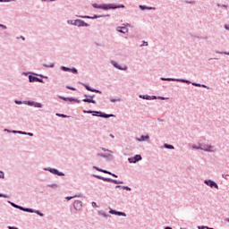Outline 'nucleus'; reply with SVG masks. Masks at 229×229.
<instances>
[{
  "label": "nucleus",
  "mask_w": 229,
  "mask_h": 229,
  "mask_svg": "<svg viewBox=\"0 0 229 229\" xmlns=\"http://www.w3.org/2000/svg\"><path fill=\"white\" fill-rule=\"evenodd\" d=\"M93 8H97L98 10H117L118 8H125L124 4H92Z\"/></svg>",
  "instance_id": "1"
},
{
  "label": "nucleus",
  "mask_w": 229,
  "mask_h": 229,
  "mask_svg": "<svg viewBox=\"0 0 229 229\" xmlns=\"http://www.w3.org/2000/svg\"><path fill=\"white\" fill-rule=\"evenodd\" d=\"M7 203H10L11 206L13 207V208H18V210H21L22 212H29L30 214H37L38 216H39L40 217H44V213L33 209V208H24L22 206L17 205L10 200L7 201Z\"/></svg>",
  "instance_id": "2"
},
{
  "label": "nucleus",
  "mask_w": 229,
  "mask_h": 229,
  "mask_svg": "<svg viewBox=\"0 0 229 229\" xmlns=\"http://www.w3.org/2000/svg\"><path fill=\"white\" fill-rule=\"evenodd\" d=\"M160 80L162 81H178L179 83H187V85H193V87H201L200 83L197 82H191L189 80L185 79H174V78H165V77H161Z\"/></svg>",
  "instance_id": "3"
},
{
  "label": "nucleus",
  "mask_w": 229,
  "mask_h": 229,
  "mask_svg": "<svg viewBox=\"0 0 229 229\" xmlns=\"http://www.w3.org/2000/svg\"><path fill=\"white\" fill-rule=\"evenodd\" d=\"M83 114H91L93 117H103L104 119H110V117H115V114H108L101 111L83 110Z\"/></svg>",
  "instance_id": "4"
},
{
  "label": "nucleus",
  "mask_w": 229,
  "mask_h": 229,
  "mask_svg": "<svg viewBox=\"0 0 229 229\" xmlns=\"http://www.w3.org/2000/svg\"><path fill=\"white\" fill-rule=\"evenodd\" d=\"M67 24H71V26H77L78 28H89L90 26L89 23L85 22L82 20H68Z\"/></svg>",
  "instance_id": "5"
},
{
  "label": "nucleus",
  "mask_w": 229,
  "mask_h": 229,
  "mask_svg": "<svg viewBox=\"0 0 229 229\" xmlns=\"http://www.w3.org/2000/svg\"><path fill=\"white\" fill-rule=\"evenodd\" d=\"M15 105H27L28 106H34V108H42L44 106L40 104L39 102H35L31 100L28 101H21V100H14Z\"/></svg>",
  "instance_id": "6"
},
{
  "label": "nucleus",
  "mask_w": 229,
  "mask_h": 229,
  "mask_svg": "<svg viewBox=\"0 0 229 229\" xmlns=\"http://www.w3.org/2000/svg\"><path fill=\"white\" fill-rule=\"evenodd\" d=\"M201 151H205L206 153H216L217 152V148L215 146H212L210 144L207 143H201Z\"/></svg>",
  "instance_id": "7"
},
{
  "label": "nucleus",
  "mask_w": 229,
  "mask_h": 229,
  "mask_svg": "<svg viewBox=\"0 0 229 229\" xmlns=\"http://www.w3.org/2000/svg\"><path fill=\"white\" fill-rule=\"evenodd\" d=\"M94 178H98V180H102L103 182H107L108 183H115V185H120L123 183V181H118L112 178L103 177L101 175L93 174Z\"/></svg>",
  "instance_id": "8"
},
{
  "label": "nucleus",
  "mask_w": 229,
  "mask_h": 229,
  "mask_svg": "<svg viewBox=\"0 0 229 229\" xmlns=\"http://www.w3.org/2000/svg\"><path fill=\"white\" fill-rule=\"evenodd\" d=\"M140 99H146L147 101H153L155 99H161V101H165L167 98L165 97H157V96H149V95H139Z\"/></svg>",
  "instance_id": "9"
},
{
  "label": "nucleus",
  "mask_w": 229,
  "mask_h": 229,
  "mask_svg": "<svg viewBox=\"0 0 229 229\" xmlns=\"http://www.w3.org/2000/svg\"><path fill=\"white\" fill-rule=\"evenodd\" d=\"M43 171H48V173H51L52 174H55L56 176H65V174H64L63 172H60L56 168L45 167L43 168Z\"/></svg>",
  "instance_id": "10"
},
{
  "label": "nucleus",
  "mask_w": 229,
  "mask_h": 229,
  "mask_svg": "<svg viewBox=\"0 0 229 229\" xmlns=\"http://www.w3.org/2000/svg\"><path fill=\"white\" fill-rule=\"evenodd\" d=\"M111 65L114 67V69H118V71H128V66L126 65H120L118 62L111 60L110 62Z\"/></svg>",
  "instance_id": "11"
},
{
  "label": "nucleus",
  "mask_w": 229,
  "mask_h": 229,
  "mask_svg": "<svg viewBox=\"0 0 229 229\" xmlns=\"http://www.w3.org/2000/svg\"><path fill=\"white\" fill-rule=\"evenodd\" d=\"M140 160H142V156H140V154H137L133 157L128 158L129 164H137V162H140Z\"/></svg>",
  "instance_id": "12"
},
{
  "label": "nucleus",
  "mask_w": 229,
  "mask_h": 229,
  "mask_svg": "<svg viewBox=\"0 0 229 229\" xmlns=\"http://www.w3.org/2000/svg\"><path fill=\"white\" fill-rule=\"evenodd\" d=\"M204 183L208 185V187H210L211 189H219V185H217V182L210 179L205 180Z\"/></svg>",
  "instance_id": "13"
},
{
  "label": "nucleus",
  "mask_w": 229,
  "mask_h": 229,
  "mask_svg": "<svg viewBox=\"0 0 229 229\" xmlns=\"http://www.w3.org/2000/svg\"><path fill=\"white\" fill-rule=\"evenodd\" d=\"M84 99H82L83 103H92L93 105H96V100H94V98H96V95H84Z\"/></svg>",
  "instance_id": "14"
},
{
  "label": "nucleus",
  "mask_w": 229,
  "mask_h": 229,
  "mask_svg": "<svg viewBox=\"0 0 229 229\" xmlns=\"http://www.w3.org/2000/svg\"><path fill=\"white\" fill-rule=\"evenodd\" d=\"M73 208L74 210L81 212V210L83 209V202H81V200H74Z\"/></svg>",
  "instance_id": "15"
},
{
  "label": "nucleus",
  "mask_w": 229,
  "mask_h": 229,
  "mask_svg": "<svg viewBox=\"0 0 229 229\" xmlns=\"http://www.w3.org/2000/svg\"><path fill=\"white\" fill-rule=\"evenodd\" d=\"M76 17H79V19H91V20H94V19H100V17H105V15H98V14H95L94 16L76 15Z\"/></svg>",
  "instance_id": "16"
},
{
  "label": "nucleus",
  "mask_w": 229,
  "mask_h": 229,
  "mask_svg": "<svg viewBox=\"0 0 229 229\" xmlns=\"http://www.w3.org/2000/svg\"><path fill=\"white\" fill-rule=\"evenodd\" d=\"M59 99H63V101H69L70 103H81L80 100L74 98H66V97L59 96Z\"/></svg>",
  "instance_id": "17"
},
{
  "label": "nucleus",
  "mask_w": 229,
  "mask_h": 229,
  "mask_svg": "<svg viewBox=\"0 0 229 229\" xmlns=\"http://www.w3.org/2000/svg\"><path fill=\"white\" fill-rule=\"evenodd\" d=\"M109 214H112V216H122L123 217H126V213L123 211H115L112 208H109Z\"/></svg>",
  "instance_id": "18"
},
{
  "label": "nucleus",
  "mask_w": 229,
  "mask_h": 229,
  "mask_svg": "<svg viewBox=\"0 0 229 229\" xmlns=\"http://www.w3.org/2000/svg\"><path fill=\"white\" fill-rule=\"evenodd\" d=\"M83 87H85L86 90L89 92H95L96 94H101V90L96 89L89 86V84L82 83Z\"/></svg>",
  "instance_id": "19"
},
{
  "label": "nucleus",
  "mask_w": 229,
  "mask_h": 229,
  "mask_svg": "<svg viewBox=\"0 0 229 229\" xmlns=\"http://www.w3.org/2000/svg\"><path fill=\"white\" fill-rule=\"evenodd\" d=\"M137 142H149V135H141L140 138H136Z\"/></svg>",
  "instance_id": "20"
},
{
  "label": "nucleus",
  "mask_w": 229,
  "mask_h": 229,
  "mask_svg": "<svg viewBox=\"0 0 229 229\" xmlns=\"http://www.w3.org/2000/svg\"><path fill=\"white\" fill-rule=\"evenodd\" d=\"M116 31H118V33H123V34L128 33V28L118 26L116 28Z\"/></svg>",
  "instance_id": "21"
},
{
  "label": "nucleus",
  "mask_w": 229,
  "mask_h": 229,
  "mask_svg": "<svg viewBox=\"0 0 229 229\" xmlns=\"http://www.w3.org/2000/svg\"><path fill=\"white\" fill-rule=\"evenodd\" d=\"M140 10H157V7H149L146 5H139Z\"/></svg>",
  "instance_id": "22"
},
{
  "label": "nucleus",
  "mask_w": 229,
  "mask_h": 229,
  "mask_svg": "<svg viewBox=\"0 0 229 229\" xmlns=\"http://www.w3.org/2000/svg\"><path fill=\"white\" fill-rule=\"evenodd\" d=\"M98 157H100L101 158H112V154L98 153Z\"/></svg>",
  "instance_id": "23"
},
{
  "label": "nucleus",
  "mask_w": 229,
  "mask_h": 229,
  "mask_svg": "<svg viewBox=\"0 0 229 229\" xmlns=\"http://www.w3.org/2000/svg\"><path fill=\"white\" fill-rule=\"evenodd\" d=\"M73 198H83V194L80 193L79 195L65 197V199H67V201H71Z\"/></svg>",
  "instance_id": "24"
},
{
  "label": "nucleus",
  "mask_w": 229,
  "mask_h": 229,
  "mask_svg": "<svg viewBox=\"0 0 229 229\" xmlns=\"http://www.w3.org/2000/svg\"><path fill=\"white\" fill-rule=\"evenodd\" d=\"M37 76H33V75H29V82L30 83H35L37 82Z\"/></svg>",
  "instance_id": "25"
},
{
  "label": "nucleus",
  "mask_w": 229,
  "mask_h": 229,
  "mask_svg": "<svg viewBox=\"0 0 229 229\" xmlns=\"http://www.w3.org/2000/svg\"><path fill=\"white\" fill-rule=\"evenodd\" d=\"M103 173L105 174H110L111 176H113L114 178H118L117 174H113L112 172L108 171V170H104Z\"/></svg>",
  "instance_id": "26"
},
{
  "label": "nucleus",
  "mask_w": 229,
  "mask_h": 229,
  "mask_svg": "<svg viewBox=\"0 0 229 229\" xmlns=\"http://www.w3.org/2000/svg\"><path fill=\"white\" fill-rule=\"evenodd\" d=\"M98 216H102L103 217H110V215L105 213L103 210L98 211Z\"/></svg>",
  "instance_id": "27"
},
{
  "label": "nucleus",
  "mask_w": 229,
  "mask_h": 229,
  "mask_svg": "<svg viewBox=\"0 0 229 229\" xmlns=\"http://www.w3.org/2000/svg\"><path fill=\"white\" fill-rule=\"evenodd\" d=\"M43 67H47V69H53L55 68V64L54 63H51L49 64H44Z\"/></svg>",
  "instance_id": "28"
},
{
  "label": "nucleus",
  "mask_w": 229,
  "mask_h": 229,
  "mask_svg": "<svg viewBox=\"0 0 229 229\" xmlns=\"http://www.w3.org/2000/svg\"><path fill=\"white\" fill-rule=\"evenodd\" d=\"M164 148H165V149H174V146L167 143L164 144Z\"/></svg>",
  "instance_id": "29"
},
{
  "label": "nucleus",
  "mask_w": 229,
  "mask_h": 229,
  "mask_svg": "<svg viewBox=\"0 0 229 229\" xmlns=\"http://www.w3.org/2000/svg\"><path fill=\"white\" fill-rule=\"evenodd\" d=\"M12 133H18V135H26V131H12Z\"/></svg>",
  "instance_id": "30"
},
{
  "label": "nucleus",
  "mask_w": 229,
  "mask_h": 229,
  "mask_svg": "<svg viewBox=\"0 0 229 229\" xmlns=\"http://www.w3.org/2000/svg\"><path fill=\"white\" fill-rule=\"evenodd\" d=\"M55 115L57 117H62L63 119H67V117H69L67 114H59V113H56Z\"/></svg>",
  "instance_id": "31"
},
{
  "label": "nucleus",
  "mask_w": 229,
  "mask_h": 229,
  "mask_svg": "<svg viewBox=\"0 0 229 229\" xmlns=\"http://www.w3.org/2000/svg\"><path fill=\"white\" fill-rule=\"evenodd\" d=\"M192 149H200L201 151V143H199L198 145H192Z\"/></svg>",
  "instance_id": "32"
},
{
  "label": "nucleus",
  "mask_w": 229,
  "mask_h": 229,
  "mask_svg": "<svg viewBox=\"0 0 229 229\" xmlns=\"http://www.w3.org/2000/svg\"><path fill=\"white\" fill-rule=\"evenodd\" d=\"M70 69L71 68H69L67 66H61V71H64V72H69Z\"/></svg>",
  "instance_id": "33"
},
{
  "label": "nucleus",
  "mask_w": 229,
  "mask_h": 229,
  "mask_svg": "<svg viewBox=\"0 0 229 229\" xmlns=\"http://www.w3.org/2000/svg\"><path fill=\"white\" fill-rule=\"evenodd\" d=\"M72 72V74H78V69L72 67L70 68V72Z\"/></svg>",
  "instance_id": "34"
},
{
  "label": "nucleus",
  "mask_w": 229,
  "mask_h": 229,
  "mask_svg": "<svg viewBox=\"0 0 229 229\" xmlns=\"http://www.w3.org/2000/svg\"><path fill=\"white\" fill-rule=\"evenodd\" d=\"M47 187H49L50 189H57L58 184L56 183L47 184Z\"/></svg>",
  "instance_id": "35"
},
{
  "label": "nucleus",
  "mask_w": 229,
  "mask_h": 229,
  "mask_svg": "<svg viewBox=\"0 0 229 229\" xmlns=\"http://www.w3.org/2000/svg\"><path fill=\"white\" fill-rule=\"evenodd\" d=\"M110 101H111V103H119V102H121V98H110Z\"/></svg>",
  "instance_id": "36"
},
{
  "label": "nucleus",
  "mask_w": 229,
  "mask_h": 229,
  "mask_svg": "<svg viewBox=\"0 0 229 229\" xmlns=\"http://www.w3.org/2000/svg\"><path fill=\"white\" fill-rule=\"evenodd\" d=\"M216 53L217 55H226L227 56H229V52L216 51Z\"/></svg>",
  "instance_id": "37"
},
{
  "label": "nucleus",
  "mask_w": 229,
  "mask_h": 229,
  "mask_svg": "<svg viewBox=\"0 0 229 229\" xmlns=\"http://www.w3.org/2000/svg\"><path fill=\"white\" fill-rule=\"evenodd\" d=\"M93 169H95L96 171H98L99 173H103V171H105V169L99 168L98 166H93Z\"/></svg>",
  "instance_id": "38"
},
{
  "label": "nucleus",
  "mask_w": 229,
  "mask_h": 229,
  "mask_svg": "<svg viewBox=\"0 0 229 229\" xmlns=\"http://www.w3.org/2000/svg\"><path fill=\"white\" fill-rule=\"evenodd\" d=\"M184 3H186V4H194V3H196V1H194V0H191V1L185 0Z\"/></svg>",
  "instance_id": "39"
},
{
  "label": "nucleus",
  "mask_w": 229,
  "mask_h": 229,
  "mask_svg": "<svg viewBox=\"0 0 229 229\" xmlns=\"http://www.w3.org/2000/svg\"><path fill=\"white\" fill-rule=\"evenodd\" d=\"M15 0H0V3H13Z\"/></svg>",
  "instance_id": "40"
},
{
  "label": "nucleus",
  "mask_w": 229,
  "mask_h": 229,
  "mask_svg": "<svg viewBox=\"0 0 229 229\" xmlns=\"http://www.w3.org/2000/svg\"><path fill=\"white\" fill-rule=\"evenodd\" d=\"M200 87H201L202 89H207L208 90H210V87H208V86H207V85H205V84H200Z\"/></svg>",
  "instance_id": "41"
},
{
  "label": "nucleus",
  "mask_w": 229,
  "mask_h": 229,
  "mask_svg": "<svg viewBox=\"0 0 229 229\" xmlns=\"http://www.w3.org/2000/svg\"><path fill=\"white\" fill-rule=\"evenodd\" d=\"M122 189H123V191H131V188L129 186H122Z\"/></svg>",
  "instance_id": "42"
},
{
  "label": "nucleus",
  "mask_w": 229,
  "mask_h": 229,
  "mask_svg": "<svg viewBox=\"0 0 229 229\" xmlns=\"http://www.w3.org/2000/svg\"><path fill=\"white\" fill-rule=\"evenodd\" d=\"M0 198H10V196H8V194L0 193Z\"/></svg>",
  "instance_id": "43"
},
{
  "label": "nucleus",
  "mask_w": 229,
  "mask_h": 229,
  "mask_svg": "<svg viewBox=\"0 0 229 229\" xmlns=\"http://www.w3.org/2000/svg\"><path fill=\"white\" fill-rule=\"evenodd\" d=\"M91 206L93 207V208H98V203H96L95 201L91 202Z\"/></svg>",
  "instance_id": "44"
},
{
  "label": "nucleus",
  "mask_w": 229,
  "mask_h": 229,
  "mask_svg": "<svg viewBox=\"0 0 229 229\" xmlns=\"http://www.w3.org/2000/svg\"><path fill=\"white\" fill-rule=\"evenodd\" d=\"M102 151H108V153H114V151L108 149V148H101Z\"/></svg>",
  "instance_id": "45"
},
{
  "label": "nucleus",
  "mask_w": 229,
  "mask_h": 229,
  "mask_svg": "<svg viewBox=\"0 0 229 229\" xmlns=\"http://www.w3.org/2000/svg\"><path fill=\"white\" fill-rule=\"evenodd\" d=\"M217 6L222 7V8H228V5H226V4H217Z\"/></svg>",
  "instance_id": "46"
},
{
  "label": "nucleus",
  "mask_w": 229,
  "mask_h": 229,
  "mask_svg": "<svg viewBox=\"0 0 229 229\" xmlns=\"http://www.w3.org/2000/svg\"><path fill=\"white\" fill-rule=\"evenodd\" d=\"M198 229H208V226H205V225H199Z\"/></svg>",
  "instance_id": "47"
},
{
  "label": "nucleus",
  "mask_w": 229,
  "mask_h": 229,
  "mask_svg": "<svg viewBox=\"0 0 229 229\" xmlns=\"http://www.w3.org/2000/svg\"><path fill=\"white\" fill-rule=\"evenodd\" d=\"M0 179H4V172L0 171Z\"/></svg>",
  "instance_id": "48"
},
{
  "label": "nucleus",
  "mask_w": 229,
  "mask_h": 229,
  "mask_svg": "<svg viewBox=\"0 0 229 229\" xmlns=\"http://www.w3.org/2000/svg\"><path fill=\"white\" fill-rule=\"evenodd\" d=\"M36 81L38 82V83H44V80H42L38 77L37 78Z\"/></svg>",
  "instance_id": "49"
},
{
  "label": "nucleus",
  "mask_w": 229,
  "mask_h": 229,
  "mask_svg": "<svg viewBox=\"0 0 229 229\" xmlns=\"http://www.w3.org/2000/svg\"><path fill=\"white\" fill-rule=\"evenodd\" d=\"M66 89H68L69 90H76L75 88H72V87H71V86H66Z\"/></svg>",
  "instance_id": "50"
},
{
  "label": "nucleus",
  "mask_w": 229,
  "mask_h": 229,
  "mask_svg": "<svg viewBox=\"0 0 229 229\" xmlns=\"http://www.w3.org/2000/svg\"><path fill=\"white\" fill-rule=\"evenodd\" d=\"M22 76H28V74H31V72H23L22 73Z\"/></svg>",
  "instance_id": "51"
},
{
  "label": "nucleus",
  "mask_w": 229,
  "mask_h": 229,
  "mask_svg": "<svg viewBox=\"0 0 229 229\" xmlns=\"http://www.w3.org/2000/svg\"><path fill=\"white\" fill-rule=\"evenodd\" d=\"M41 3H53V0H41Z\"/></svg>",
  "instance_id": "52"
},
{
  "label": "nucleus",
  "mask_w": 229,
  "mask_h": 229,
  "mask_svg": "<svg viewBox=\"0 0 229 229\" xmlns=\"http://www.w3.org/2000/svg\"><path fill=\"white\" fill-rule=\"evenodd\" d=\"M224 28H225V30H226L227 31H229V24L224 25Z\"/></svg>",
  "instance_id": "53"
},
{
  "label": "nucleus",
  "mask_w": 229,
  "mask_h": 229,
  "mask_svg": "<svg viewBox=\"0 0 229 229\" xmlns=\"http://www.w3.org/2000/svg\"><path fill=\"white\" fill-rule=\"evenodd\" d=\"M142 42H143V44L141 45V47H148V42L147 41H142Z\"/></svg>",
  "instance_id": "54"
},
{
  "label": "nucleus",
  "mask_w": 229,
  "mask_h": 229,
  "mask_svg": "<svg viewBox=\"0 0 229 229\" xmlns=\"http://www.w3.org/2000/svg\"><path fill=\"white\" fill-rule=\"evenodd\" d=\"M0 28H2V30H6V25H3V24H0Z\"/></svg>",
  "instance_id": "55"
},
{
  "label": "nucleus",
  "mask_w": 229,
  "mask_h": 229,
  "mask_svg": "<svg viewBox=\"0 0 229 229\" xmlns=\"http://www.w3.org/2000/svg\"><path fill=\"white\" fill-rule=\"evenodd\" d=\"M25 135H28L29 137H33V133L32 132H26Z\"/></svg>",
  "instance_id": "56"
},
{
  "label": "nucleus",
  "mask_w": 229,
  "mask_h": 229,
  "mask_svg": "<svg viewBox=\"0 0 229 229\" xmlns=\"http://www.w3.org/2000/svg\"><path fill=\"white\" fill-rule=\"evenodd\" d=\"M39 76H40V78H44L45 80H47V76H44L42 74H40Z\"/></svg>",
  "instance_id": "57"
},
{
  "label": "nucleus",
  "mask_w": 229,
  "mask_h": 229,
  "mask_svg": "<svg viewBox=\"0 0 229 229\" xmlns=\"http://www.w3.org/2000/svg\"><path fill=\"white\" fill-rule=\"evenodd\" d=\"M4 131H7V133H12V131H10L8 129H4Z\"/></svg>",
  "instance_id": "58"
},
{
  "label": "nucleus",
  "mask_w": 229,
  "mask_h": 229,
  "mask_svg": "<svg viewBox=\"0 0 229 229\" xmlns=\"http://www.w3.org/2000/svg\"><path fill=\"white\" fill-rule=\"evenodd\" d=\"M157 121H158L159 123H164V119H161V118H157Z\"/></svg>",
  "instance_id": "59"
},
{
  "label": "nucleus",
  "mask_w": 229,
  "mask_h": 229,
  "mask_svg": "<svg viewBox=\"0 0 229 229\" xmlns=\"http://www.w3.org/2000/svg\"><path fill=\"white\" fill-rule=\"evenodd\" d=\"M115 189H123V186H121V185H116V186H115Z\"/></svg>",
  "instance_id": "60"
},
{
  "label": "nucleus",
  "mask_w": 229,
  "mask_h": 229,
  "mask_svg": "<svg viewBox=\"0 0 229 229\" xmlns=\"http://www.w3.org/2000/svg\"><path fill=\"white\" fill-rule=\"evenodd\" d=\"M109 137H111V139H114L115 136H114V134H109Z\"/></svg>",
  "instance_id": "61"
},
{
  "label": "nucleus",
  "mask_w": 229,
  "mask_h": 229,
  "mask_svg": "<svg viewBox=\"0 0 229 229\" xmlns=\"http://www.w3.org/2000/svg\"><path fill=\"white\" fill-rule=\"evenodd\" d=\"M165 229H173L172 227L166 226Z\"/></svg>",
  "instance_id": "62"
},
{
  "label": "nucleus",
  "mask_w": 229,
  "mask_h": 229,
  "mask_svg": "<svg viewBox=\"0 0 229 229\" xmlns=\"http://www.w3.org/2000/svg\"><path fill=\"white\" fill-rule=\"evenodd\" d=\"M226 223H229V217L225 218Z\"/></svg>",
  "instance_id": "63"
},
{
  "label": "nucleus",
  "mask_w": 229,
  "mask_h": 229,
  "mask_svg": "<svg viewBox=\"0 0 229 229\" xmlns=\"http://www.w3.org/2000/svg\"><path fill=\"white\" fill-rule=\"evenodd\" d=\"M209 60H217V58H216V57L215 58H210Z\"/></svg>",
  "instance_id": "64"
}]
</instances>
